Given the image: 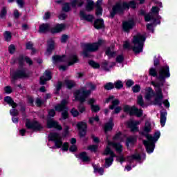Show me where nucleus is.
Instances as JSON below:
<instances>
[{
  "instance_id": "1",
  "label": "nucleus",
  "mask_w": 177,
  "mask_h": 177,
  "mask_svg": "<svg viewBox=\"0 0 177 177\" xmlns=\"http://www.w3.org/2000/svg\"><path fill=\"white\" fill-rule=\"evenodd\" d=\"M129 9H136V3L135 1H118L112 6V9L110 11V18L114 19L116 15L122 16L124 15L125 10H129Z\"/></svg>"
},
{
  "instance_id": "2",
  "label": "nucleus",
  "mask_w": 177,
  "mask_h": 177,
  "mask_svg": "<svg viewBox=\"0 0 177 177\" xmlns=\"http://www.w3.org/2000/svg\"><path fill=\"white\" fill-rule=\"evenodd\" d=\"M110 146H112L115 150L119 153H122V145L120 142H108V146L104 151V156H110L109 158H105V164L107 167H111L113 162H114V158L117 157V155L114 153Z\"/></svg>"
},
{
  "instance_id": "3",
  "label": "nucleus",
  "mask_w": 177,
  "mask_h": 177,
  "mask_svg": "<svg viewBox=\"0 0 177 177\" xmlns=\"http://www.w3.org/2000/svg\"><path fill=\"white\" fill-rule=\"evenodd\" d=\"M91 93L92 91L85 89H79L74 93L73 95L75 96V100L80 102L77 105V111H79L80 114H83V113H85V111H86V107H85L84 103L86 102V99H88V97L91 96Z\"/></svg>"
},
{
  "instance_id": "4",
  "label": "nucleus",
  "mask_w": 177,
  "mask_h": 177,
  "mask_svg": "<svg viewBox=\"0 0 177 177\" xmlns=\"http://www.w3.org/2000/svg\"><path fill=\"white\" fill-rule=\"evenodd\" d=\"M159 80L158 82H152L151 84L156 88L155 98L153 100V104L159 106L161 107L162 106V100L164 99V95L162 94V88H161L165 84V80H160V78L157 79Z\"/></svg>"
},
{
  "instance_id": "5",
  "label": "nucleus",
  "mask_w": 177,
  "mask_h": 177,
  "mask_svg": "<svg viewBox=\"0 0 177 177\" xmlns=\"http://www.w3.org/2000/svg\"><path fill=\"white\" fill-rule=\"evenodd\" d=\"M48 141L54 142L57 149H60L62 147V150L63 151H68V142H66L63 144V140H62V137H60V134H59V133H50L48 135Z\"/></svg>"
},
{
  "instance_id": "6",
  "label": "nucleus",
  "mask_w": 177,
  "mask_h": 177,
  "mask_svg": "<svg viewBox=\"0 0 177 177\" xmlns=\"http://www.w3.org/2000/svg\"><path fill=\"white\" fill-rule=\"evenodd\" d=\"M102 45H103V39H99L97 42L85 44L82 51L84 57L88 58L90 56L89 53L97 52V50H99V48H100Z\"/></svg>"
},
{
  "instance_id": "7",
  "label": "nucleus",
  "mask_w": 177,
  "mask_h": 177,
  "mask_svg": "<svg viewBox=\"0 0 177 177\" xmlns=\"http://www.w3.org/2000/svg\"><path fill=\"white\" fill-rule=\"evenodd\" d=\"M146 41V36L143 35H137L133 37V44L138 45L137 46H132L131 49L134 53L138 55L143 52V46Z\"/></svg>"
},
{
  "instance_id": "8",
  "label": "nucleus",
  "mask_w": 177,
  "mask_h": 177,
  "mask_svg": "<svg viewBox=\"0 0 177 177\" xmlns=\"http://www.w3.org/2000/svg\"><path fill=\"white\" fill-rule=\"evenodd\" d=\"M67 104H68V102H67V100L64 99L59 104H57L55 106V111H58V113L62 112L61 120H66L70 117L68 115V107H67Z\"/></svg>"
},
{
  "instance_id": "9",
  "label": "nucleus",
  "mask_w": 177,
  "mask_h": 177,
  "mask_svg": "<svg viewBox=\"0 0 177 177\" xmlns=\"http://www.w3.org/2000/svg\"><path fill=\"white\" fill-rule=\"evenodd\" d=\"M123 111L129 114L131 117L132 115H136L138 118H140L143 115V110L136 108V106H131L128 104H126L123 107Z\"/></svg>"
},
{
  "instance_id": "10",
  "label": "nucleus",
  "mask_w": 177,
  "mask_h": 177,
  "mask_svg": "<svg viewBox=\"0 0 177 177\" xmlns=\"http://www.w3.org/2000/svg\"><path fill=\"white\" fill-rule=\"evenodd\" d=\"M11 82L15 84L17 80H21L23 78H29L30 73H26L24 68L17 69L16 71H14L12 74Z\"/></svg>"
},
{
  "instance_id": "11",
  "label": "nucleus",
  "mask_w": 177,
  "mask_h": 177,
  "mask_svg": "<svg viewBox=\"0 0 177 177\" xmlns=\"http://www.w3.org/2000/svg\"><path fill=\"white\" fill-rule=\"evenodd\" d=\"M25 125L27 129H32L35 132H41L44 129V126L39 122L37 120L31 121L28 118L26 119Z\"/></svg>"
},
{
  "instance_id": "12",
  "label": "nucleus",
  "mask_w": 177,
  "mask_h": 177,
  "mask_svg": "<svg viewBox=\"0 0 177 177\" xmlns=\"http://www.w3.org/2000/svg\"><path fill=\"white\" fill-rule=\"evenodd\" d=\"M102 5H103V0H97L95 4L93 0H87L86 4L85 5V10L89 13L95 9V7L102 8Z\"/></svg>"
},
{
  "instance_id": "13",
  "label": "nucleus",
  "mask_w": 177,
  "mask_h": 177,
  "mask_svg": "<svg viewBox=\"0 0 177 177\" xmlns=\"http://www.w3.org/2000/svg\"><path fill=\"white\" fill-rule=\"evenodd\" d=\"M78 135L80 138H85L86 136V131H88V124L85 122H78L77 125Z\"/></svg>"
},
{
  "instance_id": "14",
  "label": "nucleus",
  "mask_w": 177,
  "mask_h": 177,
  "mask_svg": "<svg viewBox=\"0 0 177 177\" xmlns=\"http://www.w3.org/2000/svg\"><path fill=\"white\" fill-rule=\"evenodd\" d=\"M171 77V73L169 72V66L165 65L160 68L159 71V75L158 78H160L162 80L165 81L167 78H169Z\"/></svg>"
},
{
  "instance_id": "15",
  "label": "nucleus",
  "mask_w": 177,
  "mask_h": 177,
  "mask_svg": "<svg viewBox=\"0 0 177 177\" xmlns=\"http://www.w3.org/2000/svg\"><path fill=\"white\" fill-rule=\"evenodd\" d=\"M142 144L145 147L146 151L148 153V154H151V153L154 151V149H156V142L149 140H144L142 141Z\"/></svg>"
},
{
  "instance_id": "16",
  "label": "nucleus",
  "mask_w": 177,
  "mask_h": 177,
  "mask_svg": "<svg viewBox=\"0 0 177 177\" xmlns=\"http://www.w3.org/2000/svg\"><path fill=\"white\" fill-rule=\"evenodd\" d=\"M47 128L49 129H52V128H55L57 131H62L63 127L60 125L57 121L54 120L53 119H48L47 120Z\"/></svg>"
},
{
  "instance_id": "17",
  "label": "nucleus",
  "mask_w": 177,
  "mask_h": 177,
  "mask_svg": "<svg viewBox=\"0 0 177 177\" xmlns=\"http://www.w3.org/2000/svg\"><path fill=\"white\" fill-rule=\"evenodd\" d=\"M135 26V21L133 19H129L122 23V30L124 32H129Z\"/></svg>"
},
{
  "instance_id": "18",
  "label": "nucleus",
  "mask_w": 177,
  "mask_h": 177,
  "mask_svg": "<svg viewBox=\"0 0 177 177\" xmlns=\"http://www.w3.org/2000/svg\"><path fill=\"white\" fill-rule=\"evenodd\" d=\"M65 28L66 25L64 24H57L55 27L50 28V32L51 34H59V32H62Z\"/></svg>"
},
{
  "instance_id": "19",
  "label": "nucleus",
  "mask_w": 177,
  "mask_h": 177,
  "mask_svg": "<svg viewBox=\"0 0 177 177\" xmlns=\"http://www.w3.org/2000/svg\"><path fill=\"white\" fill-rule=\"evenodd\" d=\"M93 27L95 28V30H104V28H106L104 20L102 18L96 19L94 21Z\"/></svg>"
},
{
  "instance_id": "20",
  "label": "nucleus",
  "mask_w": 177,
  "mask_h": 177,
  "mask_svg": "<svg viewBox=\"0 0 177 177\" xmlns=\"http://www.w3.org/2000/svg\"><path fill=\"white\" fill-rule=\"evenodd\" d=\"M79 15L82 20H85L86 21H88V23H92L93 21V19H95V17H93V15H86L84 10H80Z\"/></svg>"
},
{
  "instance_id": "21",
  "label": "nucleus",
  "mask_w": 177,
  "mask_h": 177,
  "mask_svg": "<svg viewBox=\"0 0 177 177\" xmlns=\"http://www.w3.org/2000/svg\"><path fill=\"white\" fill-rule=\"evenodd\" d=\"M66 57H67L66 55H55L52 57V62L53 64H57V63H64V62H66Z\"/></svg>"
},
{
  "instance_id": "22",
  "label": "nucleus",
  "mask_w": 177,
  "mask_h": 177,
  "mask_svg": "<svg viewBox=\"0 0 177 177\" xmlns=\"http://www.w3.org/2000/svg\"><path fill=\"white\" fill-rule=\"evenodd\" d=\"M76 158H79V160H81L82 162H91V158L88 156V153L86 151H82L80 152L78 155H75Z\"/></svg>"
},
{
  "instance_id": "23",
  "label": "nucleus",
  "mask_w": 177,
  "mask_h": 177,
  "mask_svg": "<svg viewBox=\"0 0 177 177\" xmlns=\"http://www.w3.org/2000/svg\"><path fill=\"white\" fill-rule=\"evenodd\" d=\"M150 132H151V124L149 122H146L143 129V131L140 132V135L142 136H145V138H148V136H150Z\"/></svg>"
},
{
  "instance_id": "24",
  "label": "nucleus",
  "mask_w": 177,
  "mask_h": 177,
  "mask_svg": "<svg viewBox=\"0 0 177 177\" xmlns=\"http://www.w3.org/2000/svg\"><path fill=\"white\" fill-rule=\"evenodd\" d=\"M50 31V25L49 24H42L39 26V32L40 34H46Z\"/></svg>"
},
{
  "instance_id": "25",
  "label": "nucleus",
  "mask_w": 177,
  "mask_h": 177,
  "mask_svg": "<svg viewBox=\"0 0 177 177\" xmlns=\"http://www.w3.org/2000/svg\"><path fill=\"white\" fill-rule=\"evenodd\" d=\"M136 142H138V138L131 136L127 138L125 145L127 147H129V146L133 147L135 146Z\"/></svg>"
},
{
  "instance_id": "26",
  "label": "nucleus",
  "mask_w": 177,
  "mask_h": 177,
  "mask_svg": "<svg viewBox=\"0 0 177 177\" xmlns=\"http://www.w3.org/2000/svg\"><path fill=\"white\" fill-rule=\"evenodd\" d=\"M138 124H139V122L138 121H131L128 122L127 125L128 127L130 128L131 132H139Z\"/></svg>"
},
{
  "instance_id": "27",
  "label": "nucleus",
  "mask_w": 177,
  "mask_h": 177,
  "mask_svg": "<svg viewBox=\"0 0 177 177\" xmlns=\"http://www.w3.org/2000/svg\"><path fill=\"white\" fill-rule=\"evenodd\" d=\"M113 128H114V122H113V119H110L108 122H106L104 126V131L106 133L110 132V131H113Z\"/></svg>"
},
{
  "instance_id": "28",
  "label": "nucleus",
  "mask_w": 177,
  "mask_h": 177,
  "mask_svg": "<svg viewBox=\"0 0 177 177\" xmlns=\"http://www.w3.org/2000/svg\"><path fill=\"white\" fill-rule=\"evenodd\" d=\"M55 50V41L53 40H48L47 41V49L46 52L48 55H52V52Z\"/></svg>"
},
{
  "instance_id": "29",
  "label": "nucleus",
  "mask_w": 177,
  "mask_h": 177,
  "mask_svg": "<svg viewBox=\"0 0 177 177\" xmlns=\"http://www.w3.org/2000/svg\"><path fill=\"white\" fill-rule=\"evenodd\" d=\"M68 60V66H74L75 63H78V62H80V59H78V56L77 55H71Z\"/></svg>"
},
{
  "instance_id": "30",
  "label": "nucleus",
  "mask_w": 177,
  "mask_h": 177,
  "mask_svg": "<svg viewBox=\"0 0 177 177\" xmlns=\"http://www.w3.org/2000/svg\"><path fill=\"white\" fill-rule=\"evenodd\" d=\"M160 136H161V133L160 131H156L154 133L153 137L151 135H149L148 136V138L147 139L150 142H154V143H156L157 140L160 139Z\"/></svg>"
},
{
  "instance_id": "31",
  "label": "nucleus",
  "mask_w": 177,
  "mask_h": 177,
  "mask_svg": "<svg viewBox=\"0 0 177 177\" xmlns=\"http://www.w3.org/2000/svg\"><path fill=\"white\" fill-rule=\"evenodd\" d=\"M15 62H18L19 68H23V67H24V62H26V57H24L23 54H20L19 57L15 59Z\"/></svg>"
},
{
  "instance_id": "32",
  "label": "nucleus",
  "mask_w": 177,
  "mask_h": 177,
  "mask_svg": "<svg viewBox=\"0 0 177 177\" xmlns=\"http://www.w3.org/2000/svg\"><path fill=\"white\" fill-rule=\"evenodd\" d=\"M168 113L167 111H160V125L161 127H165V122H167V115Z\"/></svg>"
},
{
  "instance_id": "33",
  "label": "nucleus",
  "mask_w": 177,
  "mask_h": 177,
  "mask_svg": "<svg viewBox=\"0 0 177 177\" xmlns=\"http://www.w3.org/2000/svg\"><path fill=\"white\" fill-rule=\"evenodd\" d=\"M64 84L66 86L67 89L71 90L73 88H75L77 84L74 80H65Z\"/></svg>"
},
{
  "instance_id": "34",
  "label": "nucleus",
  "mask_w": 177,
  "mask_h": 177,
  "mask_svg": "<svg viewBox=\"0 0 177 177\" xmlns=\"http://www.w3.org/2000/svg\"><path fill=\"white\" fill-rule=\"evenodd\" d=\"M85 2L83 0H72L71 1V5L72 8H77V5L78 8H81L84 6Z\"/></svg>"
},
{
  "instance_id": "35",
  "label": "nucleus",
  "mask_w": 177,
  "mask_h": 177,
  "mask_svg": "<svg viewBox=\"0 0 177 177\" xmlns=\"http://www.w3.org/2000/svg\"><path fill=\"white\" fill-rule=\"evenodd\" d=\"M127 158H128V161H129V162H132V161H133V160H136L137 161L142 160V156L139 153L133 154L130 156H128Z\"/></svg>"
},
{
  "instance_id": "36",
  "label": "nucleus",
  "mask_w": 177,
  "mask_h": 177,
  "mask_svg": "<svg viewBox=\"0 0 177 177\" xmlns=\"http://www.w3.org/2000/svg\"><path fill=\"white\" fill-rule=\"evenodd\" d=\"M114 66H115V63L112 62V64H111L109 68V62L107 61H104L102 62V68L104 71H110V68H113Z\"/></svg>"
},
{
  "instance_id": "37",
  "label": "nucleus",
  "mask_w": 177,
  "mask_h": 177,
  "mask_svg": "<svg viewBox=\"0 0 177 177\" xmlns=\"http://www.w3.org/2000/svg\"><path fill=\"white\" fill-rule=\"evenodd\" d=\"M93 168L94 169V174H99L100 176L104 174V169L103 167H100L97 165H93Z\"/></svg>"
},
{
  "instance_id": "38",
  "label": "nucleus",
  "mask_w": 177,
  "mask_h": 177,
  "mask_svg": "<svg viewBox=\"0 0 177 177\" xmlns=\"http://www.w3.org/2000/svg\"><path fill=\"white\" fill-rule=\"evenodd\" d=\"M145 21L148 22V21H151V20L153 21V23H156V21H157V19H156L154 17V16H153L151 14L148 13L146 14L144 17Z\"/></svg>"
},
{
  "instance_id": "39",
  "label": "nucleus",
  "mask_w": 177,
  "mask_h": 177,
  "mask_svg": "<svg viewBox=\"0 0 177 177\" xmlns=\"http://www.w3.org/2000/svg\"><path fill=\"white\" fill-rule=\"evenodd\" d=\"M88 65H90L91 67H92L93 68H95V69L100 68V64H99L92 59L88 60Z\"/></svg>"
},
{
  "instance_id": "40",
  "label": "nucleus",
  "mask_w": 177,
  "mask_h": 177,
  "mask_svg": "<svg viewBox=\"0 0 177 177\" xmlns=\"http://www.w3.org/2000/svg\"><path fill=\"white\" fill-rule=\"evenodd\" d=\"M70 135V126L66 125L64 127V131L62 132V138H66Z\"/></svg>"
},
{
  "instance_id": "41",
  "label": "nucleus",
  "mask_w": 177,
  "mask_h": 177,
  "mask_svg": "<svg viewBox=\"0 0 177 177\" xmlns=\"http://www.w3.org/2000/svg\"><path fill=\"white\" fill-rule=\"evenodd\" d=\"M71 10V7L70 6V3L66 2L63 4L62 6V12H65L66 13H68Z\"/></svg>"
},
{
  "instance_id": "42",
  "label": "nucleus",
  "mask_w": 177,
  "mask_h": 177,
  "mask_svg": "<svg viewBox=\"0 0 177 177\" xmlns=\"http://www.w3.org/2000/svg\"><path fill=\"white\" fill-rule=\"evenodd\" d=\"M62 88H63V82L62 81H58L56 85L55 95H59V93H60Z\"/></svg>"
},
{
  "instance_id": "43",
  "label": "nucleus",
  "mask_w": 177,
  "mask_h": 177,
  "mask_svg": "<svg viewBox=\"0 0 177 177\" xmlns=\"http://www.w3.org/2000/svg\"><path fill=\"white\" fill-rule=\"evenodd\" d=\"M105 55H106V56H109V57H114V56H115V53L114 51H111V47H107L105 51Z\"/></svg>"
},
{
  "instance_id": "44",
  "label": "nucleus",
  "mask_w": 177,
  "mask_h": 177,
  "mask_svg": "<svg viewBox=\"0 0 177 177\" xmlns=\"http://www.w3.org/2000/svg\"><path fill=\"white\" fill-rule=\"evenodd\" d=\"M104 89H105V91H111L112 89H114V83L107 82L104 85Z\"/></svg>"
},
{
  "instance_id": "45",
  "label": "nucleus",
  "mask_w": 177,
  "mask_h": 177,
  "mask_svg": "<svg viewBox=\"0 0 177 177\" xmlns=\"http://www.w3.org/2000/svg\"><path fill=\"white\" fill-rule=\"evenodd\" d=\"M3 35L5 41L6 42H10V41L12 39V32L9 31H5Z\"/></svg>"
},
{
  "instance_id": "46",
  "label": "nucleus",
  "mask_w": 177,
  "mask_h": 177,
  "mask_svg": "<svg viewBox=\"0 0 177 177\" xmlns=\"http://www.w3.org/2000/svg\"><path fill=\"white\" fill-rule=\"evenodd\" d=\"M160 62H161V57H157V55H155L153 57L154 67H158V66H160V64H161Z\"/></svg>"
},
{
  "instance_id": "47",
  "label": "nucleus",
  "mask_w": 177,
  "mask_h": 177,
  "mask_svg": "<svg viewBox=\"0 0 177 177\" xmlns=\"http://www.w3.org/2000/svg\"><path fill=\"white\" fill-rule=\"evenodd\" d=\"M114 88L116 89H122L124 88V84H122V82L121 80H118L115 82L113 84Z\"/></svg>"
},
{
  "instance_id": "48",
  "label": "nucleus",
  "mask_w": 177,
  "mask_h": 177,
  "mask_svg": "<svg viewBox=\"0 0 177 177\" xmlns=\"http://www.w3.org/2000/svg\"><path fill=\"white\" fill-rule=\"evenodd\" d=\"M6 15H8V10L6 7H3L0 12V19H6Z\"/></svg>"
},
{
  "instance_id": "49",
  "label": "nucleus",
  "mask_w": 177,
  "mask_h": 177,
  "mask_svg": "<svg viewBox=\"0 0 177 177\" xmlns=\"http://www.w3.org/2000/svg\"><path fill=\"white\" fill-rule=\"evenodd\" d=\"M70 113L74 118H75L78 117V115H80V111H78V110H77L74 107L71 109Z\"/></svg>"
},
{
  "instance_id": "50",
  "label": "nucleus",
  "mask_w": 177,
  "mask_h": 177,
  "mask_svg": "<svg viewBox=\"0 0 177 177\" xmlns=\"http://www.w3.org/2000/svg\"><path fill=\"white\" fill-rule=\"evenodd\" d=\"M137 103L141 107H145V101L143 100V96L142 95L138 97Z\"/></svg>"
},
{
  "instance_id": "51",
  "label": "nucleus",
  "mask_w": 177,
  "mask_h": 177,
  "mask_svg": "<svg viewBox=\"0 0 177 177\" xmlns=\"http://www.w3.org/2000/svg\"><path fill=\"white\" fill-rule=\"evenodd\" d=\"M149 75H151V77H156L157 79L158 78V73H157V70L154 68L149 69Z\"/></svg>"
},
{
  "instance_id": "52",
  "label": "nucleus",
  "mask_w": 177,
  "mask_h": 177,
  "mask_svg": "<svg viewBox=\"0 0 177 177\" xmlns=\"http://www.w3.org/2000/svg\"><path fill=\"white\" fill-rule=\"evenodd\" d=\"M43 76H44V77L46 78L48 81H50V80H52V72L50 71L46 70L45 71Z\"/></svg>"
},
{
  "instance_id": "53",
  "label": "nucleus",
  "mask_w": 177,
  "mask_h": 177,
  "mask_svg": "<svg viewBox=\"0 0 177 177\" xmlns=\"http://www.w3.org/2000/svg\"><path fill=\"white\" fill-rule=\"evenodd\" d=\"M88 150H90V151H93V153H96L97 151V149H99V146L96 145H89L87 147Z\"/></svg>"
},
{
  "instance_id": "54",
  "label": "nucleus",
  "mask_w": 177,
  "mask_h": 177,
  "mask_svg": "<svg viewBox=\"0 0 177 177\" xmlns=\"http://www.w3.org/2000/svg\"><path fill=\"white\" fill-rule=\"evenodd\" d=\"M91 109L92 113H99V111H100V106L97 104L91 105Z\"/></svg>"
},
{
  "instance_id": "55",
  "label": "nucleus",
  "mask_w": 177,
  "mask_h": 177,
  "mask_svg": "<svg viewBox=\"0 0 177 177\" xmlns=\"http://www.w3.org/2000/svg\"><path fill=\"white\" fill-rule=\"evenodd\" d=\"M111 103L112 104L109 106V109L114 110V109H115V106H118V104H120V100H114Z\"/></svg>"
},
{
  "instance_id": "56",
  "label": "nucleus",
  "mask_w": 177,
  "mask_h": 177,
  "mask_svg": "<svg viewBox=\"0 0 177 177\" xmlns=\"http://www.w3.org/2000/svg\"><path fill=\"white\" fill-rule=\"evenodd\" d=\"M95 15L97 16L103 15V7H95Z\"/></svg>"
},
{
  "instance_id": "57",
  "label": "nucleus",
  "mask_w": 177,
  "mask_h": 177,
  "mask_svg": "<svg viewBox=\"0 0 177 177\" xmlns=\"http://www.w3.org/2000/svg\"><path fill=\"white\" fill-rule=\"evenodd\" d=\"M133 93H139L140 92V85L136 84L132 87Z\"/></svg>"
},
{
  "instance_id": "58",
  "label": "nucleus",
  "mask_w": 177,
  "mask_h": 177,
  "mask_svg": "<svg viewBox=\"0 0 177 177\" xmlns=\"http://www.w3.org/2000/svg\"><path fill=\"white\" fill-rule=\"evenodd\" d=\"M8 52L10 55H13L16 52V46L15 44H11L8 46Z\"/></svg>"
},
{
  "instance_id": "59",
  "label": "nucleus",
  "mask_w": 177,
  "mask_h": 177,
  "mask_svg": "<svg viewBox=\"0 0 177 177\" xmlns=\"http://www.w3.org/2000/svg\"><path fill=\"white\" fill-rule=\"evenodd\" d=\"M48 81H49L46 77H45V76H41L40 79H39V84L40 85H46V82H48Z\"/></svg>"
},
{
  "instance_id": "60",
  "label": "nucleus",
  "mask_w": 177,
  "mask_h": 177,
  "mask_svg": "<svg viewBox=\"0 0 177 177\" xmlns=\"http://www.w3.org/2000/svg\"><path fill=\"white\" fill-rule=\"evenodd\" d=\"M4 102H6V103H7V104H12V103H13L14 100L12 98V97H10V96H6L4 97Z\"/></svg>"
},
{
  "instance_id": "61",
  "label": "nucleus",
  "mask_w": 177,
  "mask_h": 177,
  "mask_svg": "<svg viewBox=\"0 0 177 177\" xmlns=\"http://www.w3.org/2000/svg\"><path fill=\"white\" fill-rule=\"evenodd\" d=\"M151 12L153 15H158L160 12V8H158V6H153L151 9Z\"/></svg>"
},
{
  "instance_id": "62",
  "label": "nucleus",
  "mask_w": 177,
  "mask_h": 177,
  "mask_svg": "<svg viewBox=\"0 0 177 177\" xmlns=\"http://www.w3.org/2000/svg\"><path fill=\"white\" fill-rule=\"evenodd\" d=\"M26 49H28V50H35L34 44L31 41L27 42L26 44Z\"/></svg>"
},
{
  "instance_id": "63",
  "label": "nucleus",
  "mask_w": 177,
  "mask_h": 177,
  "mask_svg": "<svg viewBox=\"0 0 177 177\" xmlns=\"http://www.w3.org/2000/svg\"><path fill=\"white\" fill-rule=\"evenodd\" d=\"M4 92L5 93L10 95V93H12L13 92V89H12V87L10 86H6V87H4Z\"/></svg>"
},
{
  "instance_id": "64",
  "label": "nucleus",
  "mask_w": 177,
  "mask_h": 177,
  "mask_svg": "<svg viewBox=\"0 0 177 177\" xmlns=\"http://www.w3.org/2000/svg\"><path fill=\"white\" fill-rule=\"evenodd\" d=\"M121 136H122V133L121 131H119L115 136L113 137V140H120L121 139Z\"/></svg>"
}]
</instances>
